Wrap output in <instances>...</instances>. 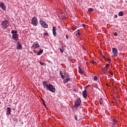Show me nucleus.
I'll return each mask as SVG.
<instances>
[{"mask_svg":"<svg viewBox=\"0 0 127 127\" xmlns=\"http://www.w3.org/2000/svg\"><path fill=\"white\" fill-rule=\"evenodd\" d=\"M43 104L45 107H46V104H45V101L43 102Z\"/></svg>","mask_w":127,"mask_h":127,"instance_id":"obj_34","label":"nucleus"},{"mask_svg":"<svg viewBox=\"0 0 127 127\" xmlns=\"http://www.w3.org/2000/svg\"><path fill=\"white\" fill-rule=\"evenodd\" d=\"M40 24H41V26L44 27V28H48V25L43 20H40L39 21Z\"/></svg>","mask_w":127,"mask_h":127,"instance_id":"obj_4","label":"nucleus"},{"mask_svg":"<svg viewBox=\"0 0 127 127\" xmlns=\"http://www.w3.org/2000/svg\"><path fill=\"white\" fill-rule=\"evenodd\" d=\"M16 48L18 50H19V49H22V45H20V42H17Z\"/></svg>","mask_w":127,"mask_h":127,"instance_id":"obj_11","label":"nucleus"},{"mask_svg":"<svg viewBox=\"0 0 127 127\" xmlns=\"http://www.w3.org/2000/svg\"><path fill=\"white\" fill-rule=\"evenodd\" d=\"M102 56L103 59H104L105 60V61H109V62H110V61H112V60H111V59L107 58L105 57V56H104L103 55H102Z\"/></svg>","mask_w":127,"mask_h":127,"instance_id":"obj_17","label":"nucleus"},{"mask_svg":"<svg viewBox=\"0 0 127 127\" xmlns=\"http://www.w3.org/2000/svg\"><path fill=\"white\" fill-rule=\"evenodd\" d=\"M90 63H91L92 64H95V63H96V62L93 61L92 62H90Z\"/></svg>","mask_w":127,"mask_h":127,"instance_id":"obj_38","label":"nucleus"},{"mask_svg":"<svg viewBox=\"0 0 127 127\" xmlns=\"http://www.w3.org/2000/svg\"><path fill=\"white\" fill-rule=\"evenodd\" d=\"M9 26V21L8 20H4L2 21L1 26L3 29H6Z\"/></svg>","mask_w":127,"mask_h":127,"instance_id":"obj_2","label":"nucleus"},{"mask_svg":"<svg viewBox=\"0 0 127 127\" xmlns=\"http://www.w3.org/2000/svg\"><path fill=\"white\" fill-rule=\"evenodd\" d=\"M114 35L115 36H118V33H117V32H115V33H114Z\"/></svg>","mask_w":127,"mask_h":127,"instance_id":"obj_30","label":"nucleus"},{"mask_svg":"<svg viewBox=\"0 0 127 127\" xmlns=\"http://www.w3.org/2000/svg\"><path fill=\"white\" fill-rule=\"evenodd\" d=\"M99 102L100 105H102V104H103V101H102V98L99 99Z\"/></svg>","mask_w":127,"mask_h":127,"instance_id":"obj_23","label":"nucleus"},{"mask_svg":"<svg viewBox=\"0 0 127 127\" xmlns=\"http://www.w3.org/2000/svg\"><path fill=\"white\" fill-rule=\"evenodd\" d=\"M82 95H83V97H84L85 99L87 98V96H88V93H87V91H86V90L82 91Z\"/></svg>","mask_w":127,"mask_h":127,"instance_id":"obj_13","label":"nucleus"},{"mask_svg":"<svg viewBox=\"0 0 127 127\" xmlns=\"http://www.w3.org/2000/svg\"><path fill=\"white\" fill-rule=\"evenodd\" d=\"M34 47H35V48H36L37 49L39 48V47H40V46H39V44H33L31 47L32 49L34 48Z\"/></svg>","mask_w":127,"mask_h":127,"instance_id":"obj_12","label":"nucleus"},{"mask_svg":"<svg viewBox=\"0 0 127 127\" xmlns=\"http://www.w3.org/2000/svg\"><path fill=\"white\" fill-rule=\"evenodd\" d=\"M41 101H42L43 103V102H44V99L41 98Z\"/></svg>","mask_w":127,"mask_h":127,"instance_id":"obj_41","label":"nucleus"},{"mask_svg":"<svg viewBox=\"0 0 127 127\" xmlns=\"http://www.w3.org/2000/svg\"><path fill=\"white\" fill-rule=\"evenodd\" d=\"M123 14H124V12H123V11H120L119 13V16H123Z\"/></svg>","mask_w":127,"mask_h":127,"instance_id":"obj_20","label":"nucleus"},{"mask_svg":"<svg viewBox=\"0 0 127 127\" xmlns=\"http://www.w3.org/2000/svg\"><path fill=\"white\" fill-rule=\"evenodd\" d=\"M14 33H15V34H16V33H17V31H15Z\"/></svg>","mask_w":127,"mask_h":127,"instance_id":"obj_42","label":"nucleus"},{"mask_svg":"<svg viewBox=\"0 0 127 127\" xmlns=\"http://www.w3.org/2000/svg\"><path fill=\"white\" fill-rule=\"evenodd\" d=\"M31 23L33 26H37V18L36 16L32 18Z\"/></svg>","mask_w":127,"mask_h":127,"instance_id":"obj_3","label":"nucleus"},{"mask_svg":"<svg viewBox=\"0 0 127 127\" xmlns=\"http://www.w3.org/2000/svg\"><path fill=\"white\" fill-rule=\"evenodd\" d=\"M65 37L67 39H69V37L68 36V35H66Z\"/></svg>","mask_w":127,"mask_h":127,"instance_id":"obj_37","label":"nucleus"},{"mask_svg":"<svg viewBox=\"0 0 127 127\" xmlns=\"http://www.w3.org/2000/svg\"><path fill=\"white\" fill-rule=\"evenodd\" d=\"M13 120L14 122H17V118H13Z\"/></svg>","mask_w":127,"mask_h":127,"instance_id":"obj_25","label":"nucleus"},{"mask_svg":"<svg viewBox=\"0 0 127 127\" xmlns=\"http://www.w3.org/2000/svg\"><path fill=\"white\" fill-rule=\"evenodd\" d=\"M94 81H98V77H97L96 76H94Z\"/></svg>","mask_w":127,"mask_h":127,"instance_id":"obj_21","label":"nucleus"},{"mask_svg":"<svg viewBox=\"0 0 127 127\" xmlns=\"http://www.w3.org/2000/svg\"><path fill=\"white\" fill-rule=\"evenodd\" d=\"M60 74L61 75V76H62V71H60Z\"/></svg>","mask_w":127,"mask_h":127,"instance_id":"obj_39","label":"nucleus"},{"mask_svg":"<svg viewBox=\"0 0 127 127\" xmlns=\"http://www.w3.org/2000/svg\"><path fill=\"white\" fill-rule=\"evenodd\" d=\"M103 74V72H102V73H101V74Z\"/></svg>","mask_w":127,"mask_h":127,"instance_id":"obj_46","label":"nucleus"},{"mask_svg":"<svg viewBox=\"0 0 127 127\" xmlns=\"http://www.w3.org/2000/svg\"><path fill=\"white\" fill-rule=\"evenodd\" d=\"M53 34L54 36H56V28L55 27H53Z\"/></svg>","mask_w":127,"mask_h":127,"instance_id":"obj_14","label":"nucleus"},{"mask_svg":"<svg viewBox=\"0 0 127 127\" xmlns=\"http://www.w3.org/2000/svg\"><path fill=\"white\" fill-rule=\"evenodd\" d=\"M94 10V9L93 8H89L88 9V11H93Z\"/></svg>","mask_w":127,"mask_h":127,"instance_id":"obj_24","label":"nucleus"},{"mask_svg":"<svg viewBox=\"0 0 127 127\" xmlns=\"http://www.w3.org/2000/svg\"><path fill=\"white\" fill-rule=\"evenodd\" d=\"M79 73L80 74H83V70L81 68H80V66L78 67Z\"/></svg>","mask_w":127,"mask_h":127,"instance_id":"obj_19","label":"nucleus"},{"mask_svg":"<svg viewBox=\"0 0 127 127\" xmlns=\"http://www.w3.org/2000/svg\"><path fill=\"white\" fill-rule=\"evenodd\" d=\"M109 66H110V64H107L105 65V66H104V67H105L106 69H108V67H109Z\"/></svg>","mask_w":127,"mask_h":127,"instance_id":"obj_22","label":"nucleus"},{"mask_svg":"<svg viewBox=\"0 0 127 127\" xmlns=\"http://www.w3.org/2000/svg\"><path fill=\"white\" fill-rule=\"evenodd\" d=\"M80 105H81V100L80 99H78L76 100L75 101L74 108H78V107H79Z\"/></svg>","mask_w":127,"mask_h":127,"instance_id":"obj_5","label":"nucleus"},{"mask_svg":"<svg viewBox=\"0 0 127 127\" xmlns=\"http://www.w3.org/2000/svg\"><path fill=\"white\" fill-rule=\"evenodd\" d=\"M81 35V33H80V32H78V35Z\"/></svg>","mask_w":127,"mask_h":127,"instance_id":"obj_44","label":"nucleus"},{"mask_svg":"<svg viewBox=\"0 0 127 127\" xmlns=\"http://www.w3.org/2000/svg\"><path fill=\"white\" fill-rule=\"evenodd\" d=\"M49 36V34L48 33H47V32H46V33H45V34H44V36Z\"/></svg>","mask_w":127,"mask_h":127,"instance_id":"obj_26","label":"nucleus"},{"mask_svg":"<svg viewBox=\"0 0 127 127\" xmlns=\"http://www.w3.org/2000/svg\"><path fill=\"white\" fill-rule=\"evenodd\" d=\"M82 27H85V26H86V24H82Z\"/></svg>","mask_w":127,"mask_h":127,"instance_id":"obj_35","label":"nucleus"},{"mask_svg":"<svg viewBox=\"0 0 127 127\" xmlns=\"http://www.w3.org/2000/svg\"><path fill=\"white\" fill-rule=\"evenodd\" d=\"M44 89L50 91L52 93H55V87L53 86L51 84H47V81H45L42 82Z\"/></svg>","mask_w":127,"mask_h":127,"instance_id":"obj_1","label":"nucleus"},{"mask_svg":"<svg viewBox=\"0 0 127 127\" xmlns=\"http://www.w3.org/2000/svg\"><path fill=\"white\" fill-rule=\"evenodd\" d=\"M61 77H62V79H65V77H66V76H64L63 75H62Z\"/></svg>","mask_w":127,"mask_h":127,"instance_id":"obj_29","label":"nucleus"},{"mask_svg":"<svg viewBox=\"0 0 127 127\" xmlns=\"http://www.w3.org/2000/svg\"><path fill=\"white\" fill-rule=\"evenodd\" d=\"M43 53V50L41 49L40 50V51L37 53V55H41Z\"/></svg>","mask_w":127,"mask_h":127,"instance_id":"obj_18","label":"nucleus"},{"mask_svg":"<svg viewBox=\"0 0 127 127\" xmlns=\"http://www.w3.org/2000/svg\"><path fill=\"white\" fill-rule=\"evenodd\" d=\"M18 34H14L12 36V38L14 39V40H18Z\"/></svg>","mask_w":127,"mask_h":127,"instance_id":"obj_9","label":"nucleus"},{"mask_svg":"<svg viewBox=\"0 0 127 127\" xmlns=\"http://www.w3.org/2000/svg\"><path fill=\"white\" fill-rule=\"evenodd\" d=\"M109 73H110L111 75V76H113L114 75V73H113V72L111 71H109Z\"/></svg>","mask_w":127,"mask_h":127,"instance_id":"obj_27","label":"nucleus"},{"mask_svg":"<svg viewBox=\"0 0 127 127\" xmlns=\"http://www.w3.org/2000/svg\"><path fill=\"white\" fill-rule=\"evenodd\" d=\"M0 7H1L3 10H5V9H6V6L3 2H1L0 3Z\"/></svg>","mask_w":127,"mask_h":127,"instance_id":"obj_8","label":"nucleus"},{"mask_svg":"<svg viewBox=\"0 0 127 127\" xmlns=\"http://www.w3.org/2000/svg\"><path fill=\"white\" fill-rule=\"evenodd\" d=\"M107 87H109L110 85H109V84L108 83L106 84Z\"/></svg>","mask_w":127,"mask_h":127,"instance_id":"obj_45","label":"nucleus"},{"mask_svg":"<svg viewBox=\"0 0 127 127\" xmlns=\"http://www.w3.org/2000/svg\"><path fill=\"white\" fill-rule=\"evenodd\" d=\"M11 33H12V34H14V30H12L11 31Z\"/></svg>","mask_w":127,"mask_h":127,"instance_id":"obj_36","label":"nucleus"},{"mask_svg":"<svg viewBox=\"0 0 127 127\" xmlns=\"http://www.w3.org/2000/svg\"><path fill=\"white\" fill-rule=\"evenodd\" d=\"M62 18L63 19H66V17H64V16H62Z\"/></svg>","mask_w":127,"mask_h":127,"instance_id":"obj_31","label":"nucleus"},{"mask_svg":"<svg viewBox=\"0 0 127 127\" xmlns=\"http://www.w3.org/2000/svg\"><path fill=\"white\" fill-rule=\"evenodd\" d=\"M60 51L61 52V53H63V52H64V50H63L62 49H60Z\"/></svg>","mask_w":127,"mask_h":127,"instance_id":"obj_28","label":"nucleus"},{"mask_svg":"<svg viewBox=\"0 0 127 127\" xmlns=\"http://www.w3.org/2000/svg\"><path fill=\"white\" fill-rule=\"evenodd\" d=\"M68 75H69V74H68V73L64 72V75H65V77H67V76H68Z\"/></svg>","mask_w":127,"mask_h":127,"instance_id":"obj_32","label":"nucleus"},{"mask_svg":"<svg viewBox=\"0 0 127 127\" xmlns=\"http://www.w3.org/2000/svg\"><path fill=\"white\" fill-rule=\"evenodd\" d=\"M66 77L65 79L64 80V83L67 84L68 82H72V80H71V78H70V77L69 76V75H66Z\"/></svg>","mask_w":127,"mask_h":127,"instance_id":"obj_6","label":"nucleus"},{"mask_svg":"<svg viewBox=\"0 0 127 127\" xmlns=\"http://www.w3.org/2000/svg\"><path fill=\"white\" fill-rule=\"evenodd\" d=\"M40 64H41V65H44V64L42 62H40Z\"/></svg>","mask_w":127,"mask_h":127,"instance_id":"obj_40","label":"nucleus"},{"mask_svg":"<svg viewBox=\"0 0 127 127\" xmlns=\"http://www.w3.org/2000/svg\"><path fill=\"white\" fill-rule=\"evenodd\" d=\"M111 127H119V124H118V122L117 121H113V123L110 124Z\"/></svg>","mask_w":127,"mask_h":127,"instance_id":"obj_7","label":"nucleus"},{"mask_svg":"<svg viewBox=\"0 0 127 127\" xmlns=\"http://www.w3.org/2000/svg\"><path fill=\"white\" fill-rule=\"evenodd\" d=\"M11 111V110L10 109V108L9 107L7 108V112L6 113L7 116H9V115H10Z\"/></svg>","mask_w":127,"mask_h":127,"instance_id":"obj_15","label":"nucleus"},{"mask_svg":"<svg viewBox=\"0 0 127 127\" xmlns=\"http://www.w3.org/2000/svg\"><path fill=\"white\" fill-rule=\"evenodd\" d=\"M112 51H113V53L114 54V55L115 56H118V50H117V49H116V48H112Z\"/></svg>","mask_w":127,"mask_h":127,"instance_id":"obj_10","label":"nucleus"},{"mask_svg":"<svg viewBox=\"0 0 127 127\" xmlns=\"http://www.w3.org/2000/svg\"><path fill=\"white\" fill-rule=\"evenodd\" d=\"M108 69L107 68H106V67H103V68H101V71H102V72H103V73H104V74H105L106 73H107V70Z\"/></svg>","mask_w":127,"mask_h":127,"instance_id":"obj_16","label":"nucleus"},{"mask_svg":"<svg viewBox=\"0 0 127 127\" xmlns=\"http://www.w3.org/2000/svg\"><path fill=\"white\" fill-rule=\"evenodd\" d=\"M74 119H75V121H78V118H77V117L76 116V115H75V116H74Z\"/></svg>","mask_w":127,"mask_h":127,"instance_id":"obj_33","label":"nucleus"},{"mask_svg":"<svg viewBox=\"0 0 127 127\" xmlns=\"http://www.w3.org/2000/svg\"><path fill=\"white\" fill-rule=\"evenodd\" d=\"M33 52H34V53H36L37 51H36V50H34Z\"/></svg>","mask_w":127,"mask_h":127,"instance_id":"obj_43","label":"nucleus"}]
</instances>
